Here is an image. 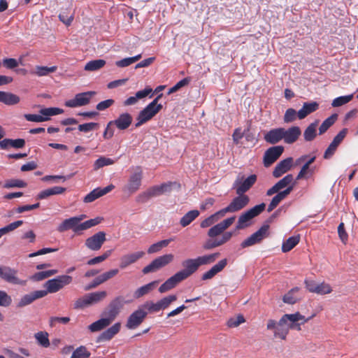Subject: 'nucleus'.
<instances>
[{
    "label": "nucleus",
    "instance_id": "obj_1",
    "mask_svg": "<svg viewBox=\"0 0 358 358\" xmlns=\"http://www.w3.org/2000/svg\"><path fill=\"white\" fill-rule=\"evenodd\" d=\"M218 256L219 253H214L200 256L195 259H187L183 261L182 263L184 269L178 271V273L180 275L183 280H185L194 273H195L200 266L206 265L214 262Z\"/></svg>",
    "mask_w": 358,
    "mask_h": 358
},
{
    "label": "nucleus",
    "instance_id": "obj_2",
    "mask_svg": "<svg viewBox=\"0 0 358 358\" xmlns=\"http://www.w3.org/2000/svg\"><path fill=\"white\" fill-rule=\"evenodd\" d=\"M265 208L266 204L264 203H262L241 213L238 217L235 229L236 230H241L250 226L252 224L251 220L261 214Z\"/></svg>",
    "mask_w": 358,
    "mask_h": 358
},
{
    "label": "nucleus",
    "instance_id": "obj_3",
    "mask_svg": "<svg viewBox=\"0 0 358 358\" xmlns=\"http://www.w3.org/2000/svg\"><path fill=\"white\" fill-rule=\"evenodd\" d=\"M162 94L157 96L151 103H150L143 110H142L138 117L136 127H139L148 120H151L162 108V105L157 102L161 98Z\"/></svg>",
    "mask_w": 358,
    "mask_h": 358
},
{
    "label": "nucleus",
    "instance_id": "obj_4",
    "mask_svg": "<svg viewBox=\"0 0 358 358\" xmlns=\"http://www.w3.org/2000/svg\"><path fill=\"white\" fill-rule=\"evenodd\" d=\"M266 328L268 330L273 331L275 338L285 340L289 331L288 320L285 317V314L278 322L272 319L268 320L266 324Z\"/></svg>",
    "mask_w": 358,
    "mask_h": 358
},
{
    "label": "nucleus",
    "instance_id": "obj_5",
    "mask_svg": "<svg viewBox=\"0 0 358 358\" xmlns=\"http://www.w3.org/2000/svg\"><path fill=\"white\" fill-rule=\"evenodd\" d=\"M143 178V172L141 167H136L131 174L128 182L122 187V191L128 196L137 192L141 185Z\"/></svg>",
    "mask_w": 358,
    "mask_h": 358
},
{
    "label": "nucleus",
    "instance_id": "obj_6",
    "mask_svg": "<svg viewBox=\"0 0 358 358\" xmlns=\"http://www.w3.org/2000/svg\"><path fill=\"white\" fill-rule=\"evenodd\" d=\"M250 198L246 194H238L227 206L220 210L224 217L227 213H233L243 209L248 205Z\"/></svg>",
    "mask_w": 358,
    "mask_h": 358
},
{
    "label": "nucleus",
    "instance_id": "obj_7",
    "mask_svg": "<svg viewBox=\"0 0 358 358\" xmlns=\"http://www.w3.org/2000/svg\"><path fill=\"white\" fill-rule=\"evenodd\" d=\"M64 110L59 108H45L40 110L41 115L25 114L24 118L29 122H41L50 120V116L62 114Z\"/></svg>",
    "mask_w": 358,
    "mask_h": 358
},
{
    "label": "nucleus",
    "instance_id": "obj_8",
    "mask_svg": "<svg viewBox=\"0 0 358 358\" xmlns=\"http://www.w3.org/2000/svg\"><path fill=\"white\" fill-rule=\"evenodd\" d=\"M72 282V277L68 275H59L55 278L48 280L45 284V287L48 293H55L62 289L64 286L71 284Z\"/></svg>",
    "mask_w": 358,
    "mask_h": 358
},
{
    "label": "nucleus",
    "instance_id": "obj_9",
    "mask_svg": "<svg viewBox=\"0 0 358 358\" xmlns=\"http://www.w3.org/2000/svg\"><path fill=\"white\" fill-rule=\"evenodd\" d=\"M173 258L174 256L172 254L159 256L152 261L148 266H145L142 271L144 274L155 272L170 264L173 260Z\"/></svg>",
    "mask_w": 358,
    "mask_h": 358
},
{
    "label": "nucleus",
    "instance_id": "obj_10",
    "mask_svg": "<svg viewBox=\"0 0 358 358\" xmlns=\"http://www.w3.org/2000/svg\"><path fill=\"white\" fill-rule=\"evenodd\" d=\"M124 303V298L122 296H119L115 297L110 302L108 308L102 313V316H105L113 322L118 315Z\"/></svg>",
    "mask_w": 358,
    "mask_h": 358
},
{
    "label": "nucleus",
    "instance_id": "obj_11",
    "mask_svg": "<svg viewBox=\"0 0 358 358\" xmlns=\"http://www.w3.org/2000/svg\"><path fill=\"white\" fill-rule=\"evenodd\" d=\"M17 271L6 266H0V278L4 281L13 285H25L26 280L20 279Z\"/></svg>",
    "mask_w": 358,
    "mask_h": 358
},
{
    "label": "nucleus",
    "instance_id": "obj_12",
    "mask_svg": "<svg viewBox=\"0 0 358 358\" xmlns=\"http://www.w3.org/2000/svg\"><path fill=\"white\" fill-rule=\"evenodd\" d=\"M268 229L269 226L268 224L263 225L259 230L241 243V248H248L260 243L264 238L268 236Z\"/></svg>",
    "mask_w": 358,
    "mask_h": 358
},
{
    "label": "nucleus",
    "instance_id": "obj_13",
    "mask_svg": "<svg viewBox=\"0 0 358 358\" xmlns=\"http://www.w3.org/2000/svg\"><path fill=\"white\" fill-rule=\"evenodd\" d=\"M96 94L94 91H89L76 94L75 97L66 101L65 106L69 108H77L88 104L92 97Z\"/></svg>",
    "mask_w": 358,
    "mask_h": 358
},
{
    "label": "nucleus",
    "instance_id": "obj_14",
    "mask_svg": "<svg viewBox=\"0 0 358 358\" xmlns=\"http://www.w3.org/2000/svg\"><path fill=\"white\" fill-rule=\"evenodd\" d=\"M83 223H79V219L76 217H71L65 219L57 227V231L64 232L71 229L75 234H80L83 231Z\"/></svg>",
    "mask_w": 358,
    "mask_h": 358
},
{
    "label": "nucleus",
    "instance_id": "obj_15",
    "mask_svg": "<svg viewBox=\"0 0 358 358\" xmlns=\"http://www.w3.org/2000/svg\"><path fill=\"white\" fill-rule=\"evenodd\" d=\"M106 240V233L104 231H99L87 238L85 240V245L88 249L92 251H97L101 249Z\"/></svg>",
    "mask_w": 358,
    "mask_h": 358
},
{
    "label": "nucleus",
    "instance_id": "obj_16",
    "mask_svg": "<svg viewBox=\"0 0 358 358\" xmlns=\"http://www.w3.org/2000/svg\"><path fill=\"white\" fill-rule=\"evenodd\" d=\"M148 313L142 308H138L132 313L128 317L126 327L129 329H136L144 320Z\"/></svg>",
    "mask_w": 358,
    "mask_h": 358
},
{
    "label": "nucleus",
    "instance_id": "obj_17",
    "mask_svg": "<svg viewBox=\"0 0 358 358\" xmlns=\"http://www.w3.org/2000/svg\"><path fill=\"white\" fill-rule=\"evenodd\" d=\"M236 217L232 216L214 225L208 230V236L210 238H214L219 235L223 234V232L234 223Z\"/></svg>",
    "mask_w": 358,
    "mask_h": 358
},
{
    "label": "nucleus",
    "instance_id": "obj_18",
    "mask_svg": "<svg viewBox=\"0 0 358 358\" xmlns=\"http://www.w3.org/2000/svg\"><path fill=\"white\" fill-rule=\"evenodd\" d=\"M284 148L282 145L273 146L268 148L264 153V164L268 167L273 164L282 154Z\"/></svg>",
    "mask_w": 358,
    "mask_h": 358
},
{
    "label": "nucleus",
    "instance_id": "obj_19",
    "mask_svg": "<svg viewBox=\"0 0 358 358\" xmlns=\"http://www.w3.org/2000/svg\"><path fill=\"white\" fill-rule=\"evenodd\" d=\"M257 181V176L252 174L243 181L236 180L234 184L237 194H245Z\"/></svg>",
    "mask_w": 358,
    "mask_h": 358
},
{
    "label": "nucleus",
    "instance_id": "obj_20",
    "mask_svg": "<svg viewBox=\"0 0 358 358\" xmlns=\"http://www.w3.org/2000/svg\"><path fill=\"white\" fill-rule=\"evenodd\" d=\"M294 177L292 174H287L283 178L276 182L272 187L266 192L267 196H272L277 192H282L283 189H286L290 185L294 186Z\"/></svg>",
    "mask_w": 358,
    "mask_h": 358
},
{
    "label": "nucleus",
    "instance_id": "obj_21",
    "mask_svg": "<svg viewBox=\"0 0 358 358\" xmlns=\"http://www.w3.org/2000/svg\"><path fill=\"white\" fill-rule=\"evenodd\" d=\"M285 317L288 320L289 329L301 330V325L305 324L308 319L302 315L299 312L293 314H285Z\"/></svg>",
    "mask_w": 358,
    "mask_h": 358
},
{
    "label": "nucleus",
    "instance_id": "obj_22",
    "mask_svg": "<svg viewBox=\"0 0 358 358\" xmlns=\"http://www.w3.org/2000/svg\"><path fill=\"white\" fill-rule=\"evenodd\" d=\"M285 317L288 320L289 329L301 330V325L305 324L308 319L302 315L299 312L293 314H285Z\"/></svg>",
    "mask_w": 358,
    "mask_h": 358
},
{
    "label": "nucleus",
    "instance_id": "obj_23",
    "mask_svg": "<svg viewBox=\"0 0 358 358\" xmlns=\"http://www.w3.org/2000/svg\"><path fill=\"white\" fill-rule=\"evenodd\" d=\"M283 141L287 144L295 143L301 134V129L297 126L291 127L288 129L282 128Z\"/></svg>",
    "mask_w": 358,
    "mask_h": 358
},
{
    "label": "nucleus",
    "instance_id": "obj_24",
    "mask_svg": "<svg viewBox=\"0 0 358 358\" xmlns=\"http://www.w3.org/2000/svg\"><path fill=\"white\" fill-rule=\"evenodd\" d=\"M119 272V270L117 268L111 269L108 271H106L101 275L96 277L93 282L87 285L85 287V290H89L93 288L96 287L99 285L105 282L106 281L108 280L109 279L113 278L115 275H116Z\"/></svg>",
    "mask_w": 358,
    "mask_h": 358
},
{
    "label": "nucleus",
    "instance_id": "obj_25",
    "mask_svg": "<svg viewBox=\"0 0 358 358\" xmlns=\"http://www.w3.org/2000/svg\"><path fill=\"white\" fill-rule=\"evenodd\" d=\"M132 120V116L129 113H124L120 114L115 120L110 121L108 125L114 124L117 129L125 130L131 125Z\"/></svg>",
    "mask_w": 358,
    "mask_h": 358
},
{
    "label": "nucleus",
    "instance_id": "obj_26",
    "mask_svg": "<svg viewBox=\"0 0 358 358\" xmlns=\"http://www.w3.org/2000/svg\"><path fill=\"white\" fill-rule=\"evenodd\" d=\"M47 295V292L44 290H37L29 294L24 295L18 303V307H24L31 304L35 300L43 298Z\"/></svg>",
    "mask_w": 358,
    "mask_h": 358
},
{
    "label": "nucleus",
    "instance_id": "obj_27",
    "mask_svg": "<svg viewBox=\"0 0 358 358\" xmlns=\"http://www.w3.org/2000/svg\"><path fill=\"white\" fill-rule=\"evenodd\" d=\"M145 255L143 251L136 252L130 254H127L121 257L120 262V267L124 269L137 262L139 259L142 258Z\"/></svg>",
    "mask_w": 358,
    "mask_h": 358
},
{
    "label": "nucleus",
    "instance_id": "obj_28",
    "mask_svg": "<svg viewBox=\"0 0 358 358\" xmlns=\"http://www.w3.org/2000/svg\"><path fill=\"white\" fill-rule=\"evenodd\" d=\"M293 190V185L287 187L282 192L275 193L276 195L273 197L269 205L268 206L267 211L271 212L278 205L285 199Z\"/></svg>",
    "mask_w": 358,
    "mask_h": 358
},
{
    "label": "nucleus",
    "instance_id": "obj_29",
    "mask_svg": "<svg viewBox=\"0 0 358 358\" xmlns=\"http://www.w3.org/2000/svg\"><path fill=\"white\" fill-rule=\"evenodd\" d=\"M121 329V323L117 322L103 331L97 338V342L108 341L111 340Z\"/></svg>",
    "mask_w": 358,
    "mask_h": 358
},
{
    "label": "nucleus",
    "instance_id": "obj_30",
    "mask_svg": "<svg viewBox=\"0 0 358 358\" xmlns=\"http://www.w3.org/2000/svg\"><path fill=\"white\" fill-rule=\"evenodd\" d=\"M162 195L158 185L152 186L146 191L139 194L136 197V201L138 203H145L152 197Z\"/></svg>",
    "mask_w": 358,
    "mask_h": 358
},
{
    "label": "nucleus",
    "instance_id": "obj_31",
    "mask_svg": "<svg viewBox=\"0 0 358 358\" xmlns=\"http://www.w3.org/2000/svg\"><path fill=\"white\" fill-rule=\"evenodd\" d=\"M232 236L233 232L227 231L222 235L220 238H217L213 241L208 240L206 241L203 245V248L206 250H210L222 245L225 243L228 242L231 238Z\"/></svg>",
    "mask_w": 358,
    "mask_h": 358
},
{
    "label": "nucleus",
    "instance_id": "obj_32",
    "mask_svg": "<svg viewBox=\"0 0 358 358\" xmlns=\"http://www.w3.org/2000/svg\"><path fill=\"white\" fill-rule=\"evenodd\" d=\"M227 264V259H223L215 264L210 270L205 272L201 279L203 280H207L213 278L216 274L222 271Z\"/></svg>",
    "mask_w": 358,
    "mask_h": 358
},
{
    "label": "nucleus",
    "instance_id": "obj_33",
    "mask_svg": "<svg viewBox=\"0 0 358 358\" xmlns=\"http://www.w3.org/2000/svg\"><path fill=\"white\" fill-rule=\"evenodd\" d=\"M184 280L177 272L173 276L167 279L159 288L160 293H164L175 287L178 283Z\"/></svg>",
    "mask_w": 358,
    "mask_h": 358
},
{
    "label": "nucleus",
    "instance_id": "obj_34",
    "mask_svg": "<svg viewBox=\"0 0 358 358\" xmlns=\"http://www.w3.org/2000/svg\"><path fill=\"white\" fill-rule=\"evenodd\" d=\"M292 161H293V159L292 157H288V158L280 162L276 165V166L275 167V169L273 171V176L275 178H279L282 174H284L285 173L288 171L292 167Z\"/></svg>",
    "mask_w": 358,
    "mask_h": 358
},
{
    "label": "nucleus",
    "instance_id": "obj_35",
    "mask_svg": "<svg viewBox=\"0 0 358 358\" xmlns=\"http://www.w3.org/2000/svg\"><path fill=\"white\" fill-rule=\"evenodd\" d=\"M282 127L272 129L264 135V140L270 144H276L283 140Z\"/></svg>",
    "mask_w": 358,
    "mask_h": 358
},
{
    "label": "nucleus",
    "instance_id": "obj_36",
    "mask_svg": "<svg viewBox=\"0 0 358 358\" xmlns=\"http://www.w3.org/2000/svg\"><path fill=\"white\" fill-rule=\"evenodd\" d=\"M319 104L315 101L305 102L302 108L297 112V117L299 120L304 119L309 114L316 111Z\"/></svg>",
    "mask_w": 358,
    "mask_h": 358
},
{
    "label": "nucleus",
    "instance_id": "obj_37",
    "mask_svg": "<svg viewBox=\"0 0 358 358\" xmlns=\"http://www.w3.org/2000/svg\"><path fill=\"white\" fill-rule=\"evenodd\" d=\"M152 90L150 87H146L143 90L137 92L134 96H130L124 101V106H132L137 103L138 99L145 98L152 92Z\"/></svg>",
    "mask_w": 358,
    "mask_h": 358
},
{
    "label": "nucleus",
    "instance_id": "obj_38",
    "mask_svg": "<svg viewBox=\"0 0 358 358\" xmlns=\"http://www.w3.org/2000/svg\"><path fill=\"white\" fill-rule=\"evenodd\" d=\"M66 191V188L55 186L49 189L41 191L37 196L36 199L41 200L45 199L50 196L56 194H62Z\"/></svg>",
    "mask_w": 358,
    "mask_h": 358
},
{
    "label": "nucleus",
    "instance_id": "obj_39",
    "mask_svg": "<svg viewBox=\"0 0 358 358\" xmlns=\"http://www.w3.org/2000/svg\"><path fill=\"white\" fill-rule=\"evenodd\" d=\"M111 323L110 320L105 316H102L101 318L89 325L88 329L91 332L99 331L108 327Z\"/></svg>",
    "mask_w": 358,
    "mask_h": 358
},
{
    "label": "nucleus",
    "instance_id": "obj_40",
    "mask_svg": "<svg viewBox=\"0 0 358 358\" xmlns=\"http://www.w3.org/2000/svg\"><path fill=\"white\" fill-rule=\"evenodd\" d=\"M20 97L10 92L0 91V102L6 105H15L20 102Z\"/></svg>",
    "mask_w": 358,
    "mask_h": 358
},
{
    "label": "nucleus",
    "instance_id": "obj_41",
    "mask_svg": "<svg viewBox=\"0 0 358 358\" xmlns=\"http://www.w3.org/2000/svg\"><path fill=\"white\" fill-rule=\"evenodd\" d=\"M85 296L87 300V303L89 306L103 300L107 296V292L106 291L95 292L87 294Z\"/></svg>",
    "mask_w": 358,
    "mask_h": 358
},
{
    "label": "nucleus",
    "instance_id": "obj_42",
    "mask_svg": "<svg viewBox=\"0 0 358 358\" xmlns=\"http://www.w3.org/2000/svg\"><path fill=\"white\" fill-rule=\"evenodd\" d=\"M57 67L52 66L50 67L43 66H36L35 68L31 71V74L36 75L38 77L45 76L50 73H54L57 71Z\"/></svg>",
    "mask_w": 358,
    "mask_h": 358
},
{
    "label": "nucleus",
    "instance_id": "obj_43",
    "mask_svg": "<svg viewBox=\"0 0 358 358\" xmlns=\"http://www.w3.org/2000/svg\"><path fill=\"white\" fill-rule=\"evenodd\" d=\"M199 211L197 210H192L187 212L180 220V224L182 227H185L191 224L198 216Z\"/></svg>",
    "mask_w": 358,
    "mask_h": 358
},
{
    "label": "nucleus",
    "instance_id": "obj_44",
    "mask_svg": "<svg viewBox=\"0 0 358 358\" xmlns=\"http://www.w3.org/2000/svg\"><path fill=\"white\" fill-rule=\"evenodd\" d=\"M224 217V215H222V212L220 210L217 211L214 214L211 215L208 217L206 218L201 222V228H206L211 225H213L214 223L217 222L221 218Z\"/></svg>",
    "mask_w": 358,
    "mask_h": 358
},
{
    "label": "nucleus",
    "instance_id": "obj_45",
    "mask_svg": "<svg viewBox=\"0 0 358 358\" xmlns=\"http://www.w3.org/2000/svg\"><path fill=\"white\" fill-rule=\"evenodd\" d=\"M106 64V61L102 59H94L88 62L85 66L84 69L87 71H95L101 69Z\"/></svg>",
    "mask_w": 358,
    "mask_h": 358
},
{
    "label": "nucleus",
    "instance_id": "obj_46",
    "mask_svg": "<svg viewBox=\"0 0 358 358\" xmlns=\"http://www.w3.org/2000/svg\"><path fill=\"white\" fill-rule=\"evenodd\" d=\"M157 282H158L157 281H153V282H151L145 285H143V286L139 287L138 289H137L135 291V292L134 294V296L136 299H138V298L145 295L155 287V285L157 284Z\"/></svg>",
    "mask_w": 358,
    "mask_h": 358
},
{
    "label": "nucleus",
    "instance_id": "obj_47",
    "mask_svg": "<svg viewBox=\"0 0 358 358\" xmlns=\"http://www.w3.org/2000/svg\"><path fill=\"white\" fill-rule=\"evenodd\" d=\"M48 336L46 331H38L34 334V338L38 345L43 348H48L50 345Z\"/></svg>",
    "mask_w": 358,
    "mask_h": 358
},
{
    "label": "nucleus",
    "instance_id": "obj_48",
    "mask_svg": "<svg viewBox=\"0 0 358 358\" xmlns=\"http://www.w3.org/2000/svg\"><path fill=\"white\" fill-rule=\"evenodd\" d=\"M172 239H165L152 244L148 249V254L159 252L162 248H166L170 243Z\"/></svg>",
    "mask_w": 358,
    "mask_h": 358
},
{
    "label": "nucleus",
    "instance_id": "obj_49",
    "mask_svg": "<svg viewBox=\"0 0 358 358\" xmlns=\"http://www.w3.org/2000/svg\"><path fill=\"white\" fill-rule=\"evenodd\" d=\"M299 242V236H291L287 239L282 245L283 252H287L293 249Z\"/></svg>",
    "mask_w": 358,
    "mask_h": 358
},
{
    "label": "nucleus",
    "instance_id": "obj_50",
    "mask_svg": "<svg viewBox=\"0 0 358 358\" xmlns=\"http://www.w3.org/2000/svg\"><path fill=\"white\" fill-rule=\"evenodd\" d=\"M317 122L311 123L304 131L303 136L306 141H313L316 136V127Z\"/></svg>",
    "mask_w": 358,
    "mask_h": 358
},
{
    "label": "nucleus",
    "instance_id": "obj_51",
    "mask_svg": "<svg viewBox=\"0 0 358 358\" xmlns=\"http://www.w3.org/2000/svg\"><path fill=\"white\" fill-rule=\"evenodd\" d=\"M141 58V55H137L134 57L124 58L121 60L115 62V65L120 68L129 66L135 63Z\"/></svg>",
    "mask_w": 358,
    "mask_h": 358
},
{
    "label": "nucleus",
    "instance_id": "obj_52",
    "mask_svg": "<svg viewBox=\"0 0 358 358\" xmlns=\"http://www.w3.org/2000/svg\"><path fill=\"white\" fill-rule=\"evenodd\" d=\"M57 273V270L52 269L45 271H40L36 273L34 275H32L31 279L35 281H41L45 278H48L55 274Z\"/></svg>",
    "mask_w": 358,
    "mask_h": 358
},
{
    "label": "nucleus",
    "instance_id": "obj_53",
    "mask_svg": "<svg viewBox=\"0 0 358 358\" xmlns=\"http://www.w3.org/2000/svg\"><path fill=\"white\" fill-rule=\"evenodd\" d=\"M337 117L338 115L336 114H333L327 118L319 128L320 134L324 133L331 125H333L336 120Z\"/></svg>",
    "mask_w": 358,
    "mask_h": 358
},
{
    "label": "nucleus",
    "instance_id": "obj_54",
    "mask_svg": "<svg viewBox=\"0 0 358 358\" xmlns=\"http://www.w3.org/2000/svg\"><path fill=\"white\" fill-rule=\"evenodd\" d=\"M114 160L110 158H108L103 156L100 157L94 162V169L96 171L105 166L112 165L114 164Z\"/></svg>",
    "mask_w": 358,
    "mask_h": 358
},
{
    "label": "nucleus",
    "instance_id": "obj_55",
    "mask_svg": "<svg viewBox=\"0 0 358 358\" xmlns=\"http://www.w3.org/2000/svg\"><path fill=\"white\" fill-rule=\"evenodd\" d=\"M90 355L85 346H80L73 352L71 358H88Z\"/></svg>",
    "mask_w": 358,
    "mask_h": 358
},
{
    "label": "nucleus",
    "instance_id": "obj_56",
    "mask_svg": "<svg viewBox=\"0 0 358 358\" xmlns=\"http://www.w3.org/2000/svg\"><path fill=\"white\" fill-rule=\"evenodd\" d=\"M353 98V94L347 96H341L334 99L331 103L333 107H339L348 102H350Z\"/></svg>",
    "mask_w": 358,
    "mask_h": 358
},
{
    "label": "nucleus",
    "instance_id": "obj_57",
    "mask_svg": "<svg viewBox=\"0 0 358 358\" xmlns=\"http://www.w3.org/2000/svg\"><path fill=\"white\" fill-rule=\"evenodd\" d=\"M178 297L175 294L169 295L159 301L162 310L166 309L173 302L177 300Z\"/></svg>",
    "mask_w": 358,
    "mask_h": 358
},
{
    "label": "nucleus",
    "instance_id": "obj_58",
    "mask_svg": "<svg viewBox=\"0 0 358 358\" xmlns=\"http://www.w3.org/2000/svg\"><path fill=\"white\" fill-rule=\"evenodd\" d=\"M299 288L294 287L287 293L283 297V301L288 304H294L297 301V298L294 296V294L298 292Z\"/></svg>",
    "mask_w": 358,
    "mask_h": 358
},
{
    "label": "nucleus",
    "instance_id": "obj_59",
    "mask_svg": "<svg viewBox=\"0 0 358 358\" xmlns=\"http://www.w3.org/2000/svg\"><path fill=\"white\" fill-rule=\"evenodd\" d=\"M111 252H112L111 250H107L103 255L90 259L87 262V264L88 265H94V264H99L100 262H102L111 255Z\"/></svg>",
    "mask_w": 358,
    "mask_h": 358
},
{
    "label": "nucleus",
    "instance_id": "obj_60",
    "mask_svg": "<svg viewBox=\"0 0 358 358\" xmlns=\"http://www.w3.org/2000/svg\"><path fill=\"white\" fill-rule=\"evenodd\" d=\"M332 291L330 285L325 282L317 283L315 293L318 294H326L331 293Z\"/></svg>",
    "mask_w": 358,
    "mask_h": 358
},
{
    "label": "nucleus",
    "instance_id": "obj_61",
    "mask_svg": "<svg viewBox=\"0 0 358 358\" xmlns=\"http://www.w3.org/2000/svg\"><path fill=\"white\" fill-rule=\"evenodd\" d=\"M12 303V298L5 291L0 290V306L8 307Z\"/></svg>",
    "mask_w": 358,
    "mask_h": 358
},
{
    "label": "nucleus",
    "instance_id": "obj_62",
    "mask_svg": "<svg viewBox=\"0 0 358 358\" xmlns=\"http://www.w3.org/2000/svg\"><path fill=\"white\" fill-rule=\"evenodd\" d=\"M297 117V112L293 108H288L284 115L283 120L285 123L294 122Z\"/></svg>",
    "mask_w": 358,
    "mask_h": 358
},
{
    "label": "nucleus",
    "instance_id": "obj_63",
    "mask_svg": "<svg viewBox=\"0 0 358 358\" xmlns=\"http://www.w3.org/2000/svg\"><path fill=\"white\" fill-rule=\"evenodd\" d=\"M101 197L99 188H96L87 194L83 199L85 203H91Z\"/></svg>",
    "mask_w": 358,
    "mask_h": 358
},
{
    "label": "nucleus",
    "instance_id": "obj_64",
    "mask_svg": "<svg viewBox=\"0 0 358 358\" xmlns=\"http://www.w3.org/2000/svg\"><path fill=\"white\" fill-rule=\"evenodd\" d=\"M143 307L148 309L150 313H157L162 310L159 301L157 303L147 301L143 304Z\"/></svg>",
    "mask_w": 358,
    "mask_h": 358
}]
</instances>
